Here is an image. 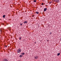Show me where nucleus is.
<instances>
[{"instance_id":"obj_14","label":"nucleus","mask_w":61,"mask_h":61,"mask_svg":"<svg viewBox=\"0 0 61 61\" xmlns=\"http://www.w3.org/2000/svg\"><path fill=\"white\" fill-rule=\"evenodd\" d=\"M33 2H34L35 3H36V0H34Z\"/></svg>"},{"instance_id":"obj_20","label":"nucleus","mask_w":61,"mask_h":61,"mask_svg":"<svg viewBox=\"0 0 61 61\" xmlns=\"http://www.w3.org/2000/svg\"><path fill=\"white\" fill-rule=\"evenodd\" d=\"M34 15H32V16H34Z\"/></svg>"},{"instance_id":"obj_11","label":"nucleus","mask_w":61,"mask_h":61,"mask_svg":"<svg viewBox=\"0 0 61 61\" xmlns=\"http://www.w3.org/2000/svg\"><path fill=\"white\" fill-rule=\"evenodd\" d=\"M60 53H59L57 54V56H59V55H60Z\"/></svg>"},{"instance_id":"obj_4","label":"nucleus","mask_w":61,"mask_h":61,"mask_svg":"<svg viewBox=\"0 0 61 61\" xmlns=\"http://www.w3.org/2000/svg\"><path fill=\"white\" fill-rule=\"evenodd\" d=\"M38 58V56H36L35 57V58L36 59H37V58Z\"/></svg>"},{"instance_id":"obj_15","label":"nucleus","mask_w":61,"mask_h":61,"mask_svg":"<svg viewBox=\"0 0 61 61\" xmlns=\"http://www.w3.org/2000/svg\"><path fill=\"white\" fill-rule=\"evenodd\" d=\"M43 3H42L41 4V5H44V4H43Z\"/></svg>"},{"instance_id":"obj_16","label":"nucleus","mask_w":61,"mask_h":61,"mask_svg":"<svg viewBox=\"0 0 61 61\" xmlns=\"http://www.w3.org/2000/svg\"><path fill=\"white\" fill-rule=\"evenodd\" d=\"M23 25V24H21V23H20V25Z\"/></svg>"},{"instance_id":"obj_19","label":"nucleus","mask_w":61,"mask_h":61,"mask_svg":"<svg viewBox=\"0 0 61 61\" xmlns=\"http://www.w3.org/2000/svg\"><path fill=\"white\" fill-rule=\"evenodd\" d=\"M5 47H7V46H5Z\"/></svg>"},{"instance_id":"obj_7","label":"nucleus","mask_w":61,"mask_h":61,"mask_svg":"<svg viewBox=\"0 0 61 61\" xmlns=\"http://www.w3.org/2000/svg\"><path fill=\"white\" fill-rule=\"evenodd\" d=\"M24 24H25L26 23H27V21H25L24 22Z\"/></svg>"},{"instance_id":"obj_3","label":"nucleus","mask_w":61,"mask_h":61,"mask_svg":"<svg viewBox=\"0 0 61 61\" xmlns=\"http://www.w3.org/2000/svg\"><path fill=\"white\" fill-rule=\"evenodd\" d=\"M3 61H8V60L6 59H4Z\"/></svg>"},{"instance_id":"obj_18","label":"nucleus","mask_w":61,"mask_h":61,"mask_svg":"<svg viewBox=\"0 0 61 61\" xmlns=\"http://www.w3.org/2000/svg\"><path fill=\"white\" fill-rule=\"evenodd\" d=\"M50 34H52V32H50Z\"/></svg>"},{"instance_id":"obj_8","label":"nucleus","mask_w":61,"mask_h":61,"mask_svg":"<svg viewBox=\"0 0 61 61\" xmlns=\"http://www.w3.org/2000/svg\"><path fill=\"white\" fill-rule=\"evenodd\" d=\"M19 38V40H20L21 39V38H22V37H20Z\"/></svg>"},{"instance_id":"obj_6","label":"nucleus","mask_w":61,"mask_h":61,"mask_svg":"<svg viewBox=\"0 0 61 61\" xmlns=\"http://www.w3.org/2000/svg\"><path fill=\"white\" fill-rule=\"evenodd\" d=\"M47 10V8H46L44 9V11L45 12Z\"/></svg>"},{"instance_id":"obj_9","label":"nucleus","mask_w":61,"mask_h":61,"mask_svg":"<svg viewBox=\"0 0 61 61\" xmlns=\"http://www.w3.org/2000/svg\"><path fill=\"white\" fill-rule=\"evenodd\" d=\"M36 13L37 14H39V12L37 11H36Z\"/></svg>"},{"instance_id":"obj_10","label":"nucleus","mask_w":61,"mask_h":61,"mask_svg":"<svg viewBox=\"0 0 61 61\" xmlns=\"http://www.w3.org/2000/svg\"><path fill=\"white\" fill-rule=\"evenodd\" d=\"M23 56L20 55V57H22Z\"/></svg>"},{"instance_id":"obj_1","label":"nucleus","mask_w":61,"mask_h":61,"mask_svg":"<svg viewBox=\"0 0 61 61\" xmlns=\"http://www.w3.org/2000/svg\"><path fill=\"white\" fill-rule=\"evenodd\" d=\"M21 49H19L17 51V52L18 53H20L21 51Z\"/></svg>"},{"instance_id":"obj_5","label":"nucleus","mask_w":61,"mask_h":61,"mask_svg":"<svg viewBox=\"0 0 61 61\" xmlns=\"http://www.w3.org/2000/svg\"><path fill=\"white\" fill-rule=\"evenodd\" d=\"M55 2H57V3H58L59 2V0H55Z\"/></svg>"},{"instance_id":"obj_2","label":"nucleus","mask_w":61,"mask_h":61,"mask_svg":"<svg viewBox=\"0 0 61 61\" xmlns=\"http://www.w3.org/2000/svg\"><path fill=\"white\" fill-rule=\"evenodd\" d=\"M4 29H0V32H1V33H2V32H4Z\"/></svg>"},{"instance_id":"obj_21","label":"nucleus","mask_w":61,"mask_h":61,"mask_svg":"<svg viewBox=\"0 0 61 61\" xmlns=\"http://www.w3.org/2000/svg\"><path fill=\"white\" fill-rule=\"evenodd\" d=\"M51 2H50V4H51Z\"/></svg>"},{"instance_id":"obj_17","label":"nucleus","mask_w":61,"mask_h":61,"mask_svg":"<svg viewBox=\"0 0 61 61\" xmlns=\"http://www.w3.org/2000/svg\"><path fill=\"white\" fill-rule=\"evenodd\" d=\"M9 30H10V31H11V29L10 28H9Z\"/></svg>"},{"instance_id":"obj_13","label":"nucleus","mask_w":61,"mask_h":61,"mask_svg":"<svg viewBox=\"0 0 61 61\" xmlns=\"http://www.w3.org/2000/svg\"><path fill=\"white\" fill-rule=\"evenodd\" d=\"M21 55H25V53H22L21 54Z\"/></svg>"},{"instance_id":"obj_12","label":"nucleus","mask_w":61,"mask_h":61,"mask_svg":"<svg viewBox=\"0 0 61 61\" xmlns=\"http://www.w3.org/2000/svg\"><path fill=\"white\" fill-rule=\"evenodd\" d=\"M5 15H3V18H5Z\"/></svg>"}]
</instances>
